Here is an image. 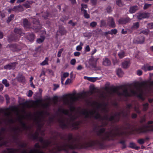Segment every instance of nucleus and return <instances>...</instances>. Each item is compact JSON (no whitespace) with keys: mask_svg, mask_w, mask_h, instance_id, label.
<instances>
[{"mask_svg":"<svg viewBox=\"0 0 153 153\" xmlns=\"http://www.w3.org/2000/svg\"><path fill=\"white\" fill-rule=\"evenodd\" d=\"M111 94H117L119 96H124L125 97H130L131 95H136L137 92L134 90H130L131 94L129 93L128 89L124 85L114 86L109 88Z\"/></svg>","mask_w":153,"mask_h":153,"instance_id":"1","label":"nucleus"},{"mask_svg":"<svg viewBox=\"0 0 153 153\" xmlns=\"http://www.w3.org/2000/svg\"><path fill=\"white\" fill-rule=\"evenodd\" d=\"M85 96V93H80L75 96L74 93L65 95L63 98V103L65 105H70L72 102L80 100L83 98Z\"/></svg>","mask_w":153,"mask_h":153,"instance_id":"2","label":"nucleus"},{"mask_svg":"<svg viewBox=\"0 0 153 153\" xmlns=\"http://www.w3.org/2000/svg\"><path fill=\"white\" fill-rule=\"evenodd\" d=\"M40 141L41 144V146L38 143H36L33 149L25 150L22 153H43L41 150V148L46 147L49 145L50 142L48 141H44L42 138L40 139Z\"/></svg>","mask_w":153,"mask_h":153,"instance_id":"3","label":"nucleus"},{"mask_svg":"<svg viewBox=\"0 0 153 153\" xmlns=\"http://www.w3.org/2000/svg\"><path fill=\"white\" fill-rule=\"evenodd\" d=\"M148 125H144L142 127L135 128L133 130V134H140L147 133L150 131H153V121L150 120L147 123Z\"/></svg>","mask_w":153,"mask_h":153,"instance_id":"4","label":"nucleus"},{"mask_svg":"<svg viewBox=\"0 0 153 153\" xmlns=\"http://www.w3.org/2000/svg\"><path fill=\"white\" fill-rule=\"evenodd\" d=\"M108 85V82H107L106 83V85ZM108 89V88L107 86H106V99L107 97V94H106V91ZM108 105L107 102H106V127L107 126L108 123L107 122V120H108L109 122H110L111 123V126H114V125L116 123H117V122H115V118L117 117V113H115L114 115H111L109 116L108 117H107V113H108V111L107 109V106Z\"/></svg>","mask_w":153,"mask_h":153,"instance_id":"5","label":"nucleus"},{"mask_svg":"<svg viewBox=\"0 0 153 153\" xmlns=\"http://www.w3.org/2000/svg\"><path fill=\"white\" fill-rule=\"evenodd\" d=\"M55 149L59 151L61 150H66V148H69L71 149H76L77 148L74 143H72L71 144H56L55 146Z\"/></svg>","mask_w":153,"mask_h":153,"instance_id":"6","label":"nucleus"},{"mask_svg":"<svg viewBox=\"0 0 153 153\" xmlns=\"http://www.w3.org/2000/svg\"><path fill=\"white\" fill-rule=\"evenodd\" d=\"M82 113L86 118L94 117L96 119H98L100 117V115L98 114H96L94 111H89L85 110L83 111Z\"/></svg>","mask_w":153,"mask_h":153,"instance_id":"7","label":"nucleus"},{"mask_svg":"<svg viewBox=\"0 0 153 153\" xmlns=\"http://www.w3.org/2000/svg\"><path fill=\"white\" fill-rule=\"evenodd\" d=\"M130 18L128 17H120L118 20L119 24L126 25L130 21Z\"/></svg>","mask_w":153,"mask_h":153,"instance_id":"8","label":"nucleus"},{"mask_svg":"<svg viewBox=\"0 0 153 153\" xmlns=\"http://www.w3.org/2000/svg\"><path fill=\"white\" fill-rule=\"evenodd\" d=\"M149 15L148 13H140L137 16V18L139 20L143 19L148 18Z\"/></svg>","mask_w":153,"mask_h":153,"instance_id":"9","label":"nucleus"},{"mask_svg":"<svg viewBox=\"0 0 153 153\" xmlns=\"http://www.w3.org/2000/svg\"><path fill=\"white\" fill-rule=\"evenodd\" d=\"M141 69L145 72L152 70H153V66H150L148 64L145 65L142 67Z\"/></svg>","mask_w":153,"mask_h":153,"instance_id":"10","label":"nucleus"},{"mask_svg":"<svg viewBox=\"0 0 153 153\" xmlns=\"http://www.w3.org/2000/svg\"><path fill=\"white\" fill-rule=\"evenodd\" d=\"M108 23L109 26L111 27L114 28L116 27L114 19L112 17L109 18L108 21Z\"/></svg>","mask_w":153,"mask_h":153,"instance_id":"11","label":"nucleus"},{"mask_svg":"<svg viewBox=\"0 0 153 153\" xmlns=\"http://www.w3.org/2000/svg\"><path fill=\"white\" fill-rule=\"evenodd\" d=\"M134 40H136L137 43L141 44L144 42L145 38L143 36H140L137 38L136 39Z\"/></svg>","mask_w":153,"mask_h":153,"instance_id":"12","label":"nucleus"},{"mask_svg":"<svg viewBox=\"0 0 153 153\" xmlns=\"http://www.w3.org/2000/svg\"><path fill=\"white\" fill-rule=\"evenodd\" d=\"M60 124L61 126L64 128L68 127L69 123L68 121L66 120H63L60 121Z\"/></svg>","mask_w":153,"mask_h":153,"instance_id":"13","label":"nucleus"},{"mask_svg":"<svg viewBox=\"0 0 153 153\" xmlns=\"http://www.w3.org/2000/svg\"><path fill=\"white\" fill-rule=\"evenodd\" d=\"M130 64V61L129 60L124 61L122 63V67L124 68H128Z\"/></svg>","mask_w":153,"mask_h":153,"instance_id":"14","label":"nucleus"},{"mask_svg":"<svg viewBox=\"0 0 153 153\" xmlns=\"http://www.w3.org/2000/svg\"><path fill=\"white\" fill-rule=\"evenodd\" d=\"M129 147L137 150H138L140 149V146H136V144L133 142H130L129 143Z\"/></svg>","mask_w":153,"mask_h":153,"instance_id":"15","label":"nucleus"},{"mask_svg":"<svg viewBox=\"0 0 153 153\" xmlns=\"http://www.w3.org/2000/svg\"><path fill=\"white\" fill-rule=\"evenodd\" d=\"M15 66V63H11L7 65H5L4 68L5 69H14Z\"/></svg>","mask_w":153,"mask_h":153,"instance_id":"16","label":"nucleus"},{"mask_svg":"<svg viewBox=\"0 0 153 153\" xmlns=\"http://www.w3.org/2000/svg\"><path fill=\"white\" fill-rule=\"evenodd\" d=\"M13 10L15 11L20 12L23 11L24 9L21 5H19L17 6L14 7L13 8Z\"/></svg>","mask_w":153,"mask_h":153,"instance_id":"17","label":"nucleus"},{"mask_svg":"<svg viewBox=\"0 0 153 153\" xmlns=\"http://www.w3.org/2000/svg\"><path fill=\"white\" fill-rule=\"evenodd\" d=\"M117 32V30L116 29H112L111 30L108 31V32H106V36L108 34H110L111 35L116 34Z\"/></svg>","mask_w":153,"mask_h":153,"instance_id":"18","label":"nucleus"},{"mask_svg":"<svg viewBox=\"0 0 153 153\" xmlns=\"http://www.w3.org/2000/svg\"><path fill=\"white\" fill-rule=\"evenodd\" d=\"M118 56L120 59H122L126 56V53L125 52L121 50L118 53Z\"/></svg>","mask_w":153,"mask_h":153,"instance_id":"19","label":"nucleus"},{"mask_svg":"<svg viewBox=\"0 0 153 153\" xmlns=\"http://www.w3.org/2000/svg\"><path fill=\"white\" fill-rule=\"evenodd\" d=\"M138 10V7L136 6H134L131 7L129 9V12L131 13H134Z\"/></svg>","mask_w":153,"mask_h":153,"instance_id":"20","label":"nucleus"},{"mask_svg":"<svg viewBox=\"0 0 153 153\" xmlns=\"http://www.w3.org/2000/svg\"><path fill=\"white\" fill-rule=\"evenodd\" d=\"M69 74L68 72L64 73L61 76V82L63 84V82L65 78L68 76Z\"/></svg>","mask_w":153,"mask_h":153,"instance_id":"21","label":"nucleus"},{"mask_svg":"<svg viewBox=\"0 0 153 153\" xmlns=\"http://www.w3.org/2000/svg\"><path fill=\"white\" fill-rule=\"evenodd\" d=\"M97 77H89L84 76V79L91 82H94L97 80Z\"/></svg>","mask_w":153,"mask_h":153,"instance_id":"22","label":"nucleus"},{"mask_svg":"<svg viewBox=\"0 0 153 153\" xmlns=\"http://www.w3.org/2000/svg\"><path fill=\"white\" fill-rule=\"evenodd\" d=\"M98 135L99 136H102L103 138H104L105 135V129L104 128L101 129L98 133Z\"/></svg>","mask_w":153,"mask_h":153,"instance_id":"23","label":"nucleus"},{"mask_svg":"<svg viewBox=\"0 0 153 153\" xmlns=\"http://www.w3.org/2000/svg\"><path fill=\"white\" fill-rule=\"evenodd\" d=\"M126 141L125 140H121L118 142V143L121 144L122 145L121 147L122 149H125L126 147Z\"/></svg>","mask_w":153,"mask_h":153,"instance_id":"24","label":"nucleus"},{"mask_svg":"<svg viewBox=\"0 0 153 153\" xmlns=\"http://www.w3.org/2000/svg\"><path fill=\"white\" fill-rule=\"evenodd\" d=\"M126 141L125 140H121L118 142V143L121 144L122 145L121 147L122 149H125L126 147Z\"/></svg>","mask_w":153,"mask_h":153,"instance_id":"25","label":"nucleus"},{"mask_svg":"<svg viewBox=\"0 0 153 153\" xmlns=\"http://www.w3.org/2000/svg\"><path fill=\"white\" fill-rule=\"evenodd\" d=\"M126 141L125 140H121L118 142V143L121 144L122 145L121 147L122 149H125L126 147Z\"/></svg>","mask_w":153,"mask_h":153,"instance_id":"26","label":"nucleus"},{"mask_svg":"<svg viewBox=\"0 0 153 153\" xmlns=\"http://www.w3.org/2000/svg\"><path fill=\"white\" fill-rule=\"evenodd\" d=\"M117 74L119 77H121L123 74V72L120 68H118L117 70Z\"/></svg>","mask_w":153,"mask_h":153,"instance_id":"27","label":"nucleus"},{"mask_svg":"<svg viewBox=\"0 0 153 153\" xmlns=\"http://www.w3.org/2000/svg\"><path fill=\"white\" fill-rule=\"evenodd\" d=\"M143 111H146L148 110L149 107V104L148 103L146 102L143 104Z\"/></svg>","mask_w":153,"mask_h":153,"instance_id":"28","label":"nucleus"},{"mask_svg":"<svg viewBox=\"0 0 153 153\" xmlns=\"http://www.w3.org/2000/svg\"><path fill=\"white\" fill-rule=\"evenodd\" d=\"M32 2L31 1H27L23 5L25 7L28 8L30 7V5L32 4Z\"/></svg>","mask_w":153,"mask_h":153,"instance_id":"29","label":"nucleus"},{"mask_svg":"<svg viewBox=\"0 0 153 153\" xmlns=\"http://www.w3.org/2000/svg\"><path fill=\"white\" fill-rule=\"evenodd\" d=\"M116 4L118 6L120 7L123 6L124 5V3L121 0H117Z\"/></svg>","mask_w":153,"mask_h":153,"instance_id":"30","label":"nucleus"},{"mask_svg":"<svg viewBox=\"0 0 153 153\" xmlns=\"http://www.w3.org/2000/svg\"><path fill=\"white\" fill-rule=\"evenodd\" d=\"M136 95L137 96V97L139 98L142 100L144 101L145 100V98L143 96L142 93H140L139 94L137 93V94H136Z\"/></svg>","mask_w":153,"mask_h":153,"instance_id":"31","label":"nucleus"},{"mask_svg":"<svg viewBox=\"0 0 153 153\" xmlns=\"http://www.w3.org/2000/svg\"><path fill=\"white\" fill-rule=\"evenodd\" d=\"M23 24L25 26L29 27L30 26V24L28 22V21L26 19H23Z\"/></svg>","mask_w":153,"mask_h":153,"instance_id":"32","label":"nucleus"},{"mask_svg":"<svg viewBox=\"0 0 153 153\" xmlns=\"http://www.w3.org/2000/svg\"><path fill=\"white\" fill-rule=\"evenodd\" d=\"M111 127H115V131L116 132H115L114 133V134H115V135L117 136V135H120V133L119 132V128H118L116 126L115 127L114 126H111Z\"/></svg>","mask_w":153,"mask_h":153,"instance_id":"33","label":"nucleus"},{"mask_svg":"<svg viewBox=\"0 0 153 153\" xmlns=\"http://www.w3.org/2000/svg\"><path fill=\"white\" fill-rule=\"evenodd\" d=\"M59 111L60 112L65 114H67L68 113V110L62 108L59 109Z\"/></svg>","mask_w":153,"mask_h":153,"instance_id":"34","label":"nucleus"},{"mask_svg":"<svg viewBox=\"0 0 153 153\" xmlns=\"http://www.w3.org/2000/svg\"><path fill=\"white\" fill-rule=\"evenodd\" d=\"M140 26L139 23L138 22H136L133 24V25L132 26V28L137 29Z\"/></svg>","mask_w":153,"mask_h":153,"instance_id":"35","label":"nucleus"},{"mask_svg":"<svg viewBox=\"0 0 153 153\" xmlns=\"http://www.w3.org/2000/svg\"><path fill=\"white\" fill-rule=\"evenodd\" d=\"M83 45V43L81 42H80L79 45L76 47V50L78 51H81L82 49V46Z\"/></svg>","mask_w":153,"mask_h":153,"instance_id":"36","label":"nucleus"},{"mask_svg":"<svg viewBox=\"0 0 153 153\" xmlns=\"http://www.w3.org/2000/svg\"><path fill=\"white\" fill-rule=\"evenodd\" d=\"M48 59L46 58L45 60L40 63V65H45L48 64Z\"/></svg>","mask_w":153,"mask_h":153,"instance_id":"37","label":"nucleus"},{"mask_svg":"<svg viewBox=\"0 0 153 153\" xmlns=\"http://www.w3.org/2000/svg\"><path fill=\"white\" fill-rule=\"evenodd\" d=\"M149 30L147 29L142 30L140 32V34L143 33L146 35H147L149 33Z\"/></svg>","mask_w":153,"mask_h":153,"instance_id":"38","label":"nucleus"},{"mask_svg":"<svg viewBox=\"0 0 153 153\" xmlns=\"http://www.w3.org/2000/svg\"><path fill=\"white\" fill-rule=\"evenodd\" d=\"M132 104H128L126 105V108L127 109V112L129 113L130 112V109L132 107Z\"/></svg>","mask_w":153,"mask_h":153,"instance_id":"39","label":"nucleus"},{"mask_svg":"<svg viewBox=\"0 0 153 153\" xmlns=\"http://www.w3.org/2000/svg\"><path fill=\"white\" fill-rule=\"evenodd\" d=\"M116 113L117 114V117H116L115 121V122H119L120 121V117L121 113L120 112H117Z\"/></svg>","mask_w":153,"mask_h":153,"instance_id":"40","label":"nucleus"},{"mask_svg":"<svg viewBox=\"0 0 153 153\" xmlns=\"http://www.w3.org/2000/svg\"><path fill=\"white\" fill-rule=\"evenodd\" d=\"M152 5V4L145 3L143 6V9L144 10H146L148 8L150 7Z\"/></svg>","mask_w":153,"mask_h":153,"instance_id":"41","label":"nucleus"},{"mask_svg":"<svg viewBox=\"0 0 153 153\" xmlns=\"http://www.w3.org/2000/svg\"><path fill=\"white\" fill-rule=\"evenodd\" d=\"M34 38V36L33 34L30 35L27 37V39L30 41H32L33 40Z\"/></svg>","mask_w":153,"mask_h":153,"instance_id":"42","label":"nucleus"},{"mask_svg":"<svg viewBox=\"0 0 153 153\" xmlns=\"http://www.w3.org/2000/svg\"><path fill=\"white\" fill-rule=\"evenodd\" d=\"M137 142L140 145L143 144L145 143V140L143 139H140L137 140Z\"/></svg>","mask_w":153,"mask_h":153,"instance_id":"43","label":"nucleus"},{"mask_svg":"<svg viewBox=\"0 0 153 153\" xmlns=\"http://www.w3.org/2000/svg\"><path fill=\"white\" fill-rule=\"evenodd\" d=\"M126 129L131 130V132L132 134H133V135H136L137 134H133V130L135 128L133 129L132 128H131V126H126Z\"/></svg>","mask_w":153,"mask_h":153,"instance_id":"44","label":"nucleus"},{"mask_svg":"<svg viewBox=\"0 0 153 153\" xmlns=\"http://www.w3.org/2000/svg\"><path fill=\"white\" fill-rule=\"evenodd\" d=\"M44 37L43 36H41L37 40V42L39 43L42 42L44 39Z\"/></svg>","mask_w":153,"mask_h":153,"instance_id":"45","label":"nucleus"},{"mask_svg":"<svg viewBox=\"0 0 153 153\" xmlns=\"http://www.w3.org/2000/svg\"><path fill=\"white\" fill-rule=\"evenodd\" d=\"M2 83L6 87H8L9 85V84L6 79H3L2 81Z\"/></svg>","mask_w":153,"mask_h":153,"instance_id":"46","label":"nucleus"},{"mask_svg":"<svg viewBox=\"0 0 153 153\" xmlns=\"http://www.w3.org/2000/svg\"><path fill=\"white\" fill-rule=\"evenodd\" d=\"M111 105L115 107L116 108H117L118 106V103L115 101H112L111 102Z\"/></svg>","mask_w":153,"mask_h":153,"instance_id":"47","label":"nucleus"},{"mask_svg":"<svg viewBox=\"0 0 153 153\" xmlns=\"http://www.w3.org/2000/svg\"><path fill=\"white\" fill-rule=\"evenodd\" d=\"M82 7L81 8V10L82 12L84 11V10H85L84 9V8H87V6L85 4H81Z\"/></svg>","mask_w":153,"mask_h":153,"instance_id":"48","label":"nucleus"},{"mask_svg":"<svg viewBox=\"0 0 153 153\" xmlns=\"http://www.w3.org/2000/svg\"><path fill=\"white\" fill-rule=\"evenodd\" d=\"M106 10H107V11L108 13H109L112 12V9L111 6H108L106 8Z\"/></svg>","mask_w":153,"mask_h":153,"instance_id":"49","label":"nucleus"},{"mask_svg":"<svg viewBox=\"0 0 153 153\" xmlns=\"http://www.w3.org/2000/svg\"><path fill=\"white\" fill-rule=\"evenodd\" d=\"M84 14V16L86 18H89V15L87 13L86 10H84V11L82 12Z\"/></svg>","mask_w":153,"mask_h":153,"instance_id":"50","label":"nucleus"},{"mask_svg":"<svg viewBox=\"0 0 153 153\" xmlns=\"http://www.w3.org/2000/svg\"><path fill=\"white\" fill-rule=\"evenodd\" d=\"M59 32L61 33V34L64 35L66 33L67 31L64 28H62L59 31Z\"/></svg>","mask_w":153,"mask_h":153,"instance_id":"51","label":"nucleus"},{"mask_svg":"<svg viewBox=\"0 0 153 153\" xmlns=\"http://www.w3.org/2000/svg\"><path fill=\"white\" fill-rule=\"evenodd\" d=\"M148 27L150 29H152L153 28V22L149 23L147 24Z\"/></svg>","mask_w":153,"mask_h":153,"instance_id":"52","label":"nucleus"},{"mask_svg":"<svg viewBox=\"0 0 153 153\" xmlns=\"http://www.w3.org/2000/svg\"><path fill=\"white\" fill-rule=\"evenodd\" d=\"M71 82H72V80H71V79L68 78L66 81L65 83V85L69 84Z\"/></svg>","mask_w":153,"mask_h":153,"instance_id":"53","label":"nucleus"},{"mask_svg":"<svg viewBox=\"0 0 153 153\" xmlns=\"http://www.w3.org/2000/svg\"><path fill=\"white\" fill-rule=\"evenodd\" d=\"M120 113L122 114L123 116L125 117H126L128 115V114L127 112H125L123 111H122Z\"/></svg>","mask_w":153,"mask_h":153,"instance_id":"54","label":"nucleus"},{"mask_svg":"<svg viewBox=\"0 0 153 153\" xmlns=\"http://www.w3.org/2000/svg\"><path fill=\"white\" fill-rule=\"evenodd\" d=\"M111 64V61L108 58H106V65H109Z\"/></svg>","mask_w":153,"mask_h":153,"instance_id":"55","label":"nucleus"},{"mask_svg":"<svg viewBox=\"0 0 153 153\" xmlns=\"http://www.w3.org/2000/svg\"><path fill=\"white\" fill-rule=\"evenodd\" d=\"M97 25V23L95 22H92L90 24V26L92 27H94Z\"/></svg>","mask_w":153,"mask_h":153,"instance_id":"56","label":"nucleus"},{"mask_svg":"<svg viewBox=\"0 0 153 153\" xmlns=\"http://www.w3.org/2000/svg\"><path fill=\"white\" fill-rule=\"evenodd\" d=\"M63 51V49H61L59 50V52H58V53L57 54V56L58 57H60L61 56V54Z\"/></svg>","mask_w":153,"mask_h":153,"instance_id":"57","label":"nucleus"},{"mask_svg":"<svg viewBox=\"0 0 153 153\" xmlns=\"http://www.w3.org/2000/svg\"><path fill=\"white\" fill-rule=\"evenodd\" d=\"M146 121V119L145 116L143 117L141 119L140 122L141 123H142L145 122Z\"/></svg>","mask_w":153,"mask_h":153,"instance_id":"58","label":"nucleus"},{"mask_svg":"<svg viewBox=\"0 0 153 153\" xmlns=\"http://www.w3.org/2000/svg\"><path fill=\"white\" fill-rule=\"evenodd\" d=\"M137 74L139 76H141L142 74V71L140 70H137Z\"/></svg>","mask_w":153,"mask_h":153,"instance_id":"59","label":"nucleus"},{"mask_svg":"<svg viewBox=\"0 0 153 153\" xmlns=\"http://www.w3.org/2000/svg\"><path fill=\"white\" fill-rule=\"evenodd\" d=\"M76 60L75 59H73L71 61V63L72 65H74L76 63Z\"/></svg>","mask_w":153,"mask_h":153,"instance_id":"60","label":"nucleus"},{"mask_svg":"<svg viewBox=\"0 0 153 153\" xmlns=\"http://www.w3.org/2000/svg\"><path fill=\"white\" fill-rule=\"evenodd\" d=\"M53 86L54 87L53 88V90L54 91H55L56 89L58 88L59 87V85L58 84H54Z\"/></svg>","mask_w":153,"mask_h":153,"instance_id":"61","label":"nucleus"},{"mask_svg":"<svg viewBox=\"0 0 153 153\" xmlns=\"http://www.w3.org/2000/svg\"><path fill=\"white\" fill-rule=\"evenodd\" d=\"M68 23L69 24H70L72 26H75L76 24V23H74V22H73L71 20H70V21L69 22H68Z\"/></svg>","mask_w":153,"mask_h":153,"instance_id":"62","label":"nucleus"},{"mask_svg":"<svg viewBox=\"0 0 153 153\" xmlns=\"http://www.w3.org/2000/svg\"><path fill=\"white\" fill-rule=\"evenodd\" d=\"M137 115L135 113H133L131 115V117L133 119H135L137 117Z\"/></svg>","mask_w":153,"mask_h":153,"instance_id":"63","label":"nucleus"},{"mask_svg":"<svg viewBox=\"0 0 153 153\" xmlns=\"http://www.w3.org/2000/svg\"><path fill=\"white\" fill-rule=\"evenodd\" d=\"M90 61L86 62L85 66L87 68H89L91 65L90 64Z\"/></svg>","mask_w":153,"mask_h":153,"instance_id":"64","label":"nucleus"}]
</instances>
